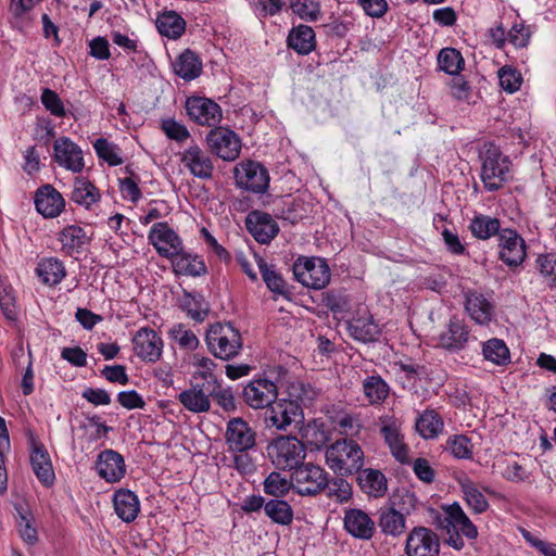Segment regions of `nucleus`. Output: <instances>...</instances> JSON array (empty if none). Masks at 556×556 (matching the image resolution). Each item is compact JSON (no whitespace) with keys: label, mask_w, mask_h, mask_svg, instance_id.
I'll use <instances>...</instances> for the list:
<instances>
[{"label":"nucleus","mask_w":556,"mask_h":556,"mask_svg":"<svg viewBox=\"0 0 556 556\" xmlns=\"http://www.w3.org/2000/svg\"><path fill=\"white\" fill-rule=\"evenodd\" d=\"M481 160V180L484 188L489 191L501 189L508 180L510 161L494 144H490Z\"/></svg>","instance_id":"5"},{"label":"nucleus","mask_w":556,"mask_h":556,"mask_svg":"<svg viewBox=\"0 0 556 556\" xmlns=\"http://www.w3.org/2000/svg\"><path fill=\"white\" fill-rule=\"evenodd\" d=\"M132 343L136 355L143 362L155 363L160 359L163 340L155 330L149 327L140 328L136 332Z\"/></svg>","instance_id":"18"},{"label":"nucleus","mask_w":556,"mask_h":556,"mask_svg":"<svg viewBox=\"0 0 556 556\" xmlns=\"http://www.w3.org/2000/svg\"><path fill=\"white\" fill-rule=\"evenodd\" d=\"M237 187L256 194L265 193L269 188V173L260 162L245 160L238 163L233 169Z\"/></svg>","instance_id":"8"},{"label":"nucleus","mask_w":556,"mask_h":556,"mask_svg":"<svg viewBox=\"0 0 556 556\" xmlns=\"http://www.w3.org/2000/svg\"><path fill=\"white\" fill-rule=\"evenodd\" d=\"M287 41L289 48L306 55L315 48V33L311 26L299 25L291 29Z\"/></svg>","instance_id":"38"},{"label":"nucleus","mask_w":556,"mask_h":556,"mask_svg":"<svg viewBox=\"0 0 556 556\" xmlns=\"http://www.w3.org/2000/svg\"><path fill=\"white\" fill-rule=\"evenodd\" d=\"M469 339L467 326L458 318H451L447 330L439 336V344L448 351H459Z\"/></svg>","instance_id":"29"},{"label":"nucleus","mask_w":556,"mask_h":556,"mask_svg":"<svg viewBox=\"0 0 556 556\" xmlns=\"http://www.w3.org/2000/svg\"><path fill=\"white\" fill-rule=\"evenodd\" d=\"M208 351L217 358L229 361L242 350L241 333L230 323H215L205 334Z\"/></svg>","instance_id":"3"},{"label":"nucleus","mask_w":556,"mask_h":556,"mask_svg":"<svg viewBox=\"0 0 556 556\" xmlns=\"http://www.w3.org/2000/svg\"><path fill=\"white\" fill-rule=\"evenodd\" d=\"M291 489L293 490L292 478L288 480L277 471L270 472L264 481V492L276 498L285 496Z\"/></svg>","instance_id":"51"},{"label":"nucleus","mask_w":556,"mask_h":556,"mask_svg":"<svg viewBox=\"0 0 556 556\" xmlns=\"http://www.w3.org/2000/svg\"><path fill=\"white\" fill-rule=\"evenodd\" d=\"M329 498L334 497L339 503H346L352 498V485L345 480V477L336 476L329 479L326 490Z\"/></svg>","instance_id":"52"},{"label":"nucleus","mask_w":556,"mask_h":556,"mask_svg":"<svg viewBox=\"0 0 556 556\" xmlns=\"http://www.w3.org/2000/svg\"><path fill=\"white\" fill-rule=\"evenodd\" d=\"M260 273L267 288L285 299L290 300L292 292L283 279L282 275L276 269L275 265H268L263 258L257 262Z\"/></svg>","instance_id":"37"},{"label":"nucleus","mask_w":556,"mask_h":556,"mask_svg":"<svg viewBox=\"0 0 556 556\" xmlns=\"http://www.w3.org/2000/svg\"><path fill=\"white\" fill-rule=\"evenodd\" d=\"M157 31L168 39H179L186 30V21L173 10H165L155 20Z\"/></svg>","instance_id":"32"},{"label":"nucleus","mask_w":556,"mask_h":556,"mask_svg":"<svg viewBox=\"0 0 556 556\" xmlns=\"http://www.w3.org/2000/svg\"><path fill=\"white\" fill-rule=\"evenodd\" d=\"M225 440L230 452L248 453L256 446V431L243 418L235 417L227 422Z\"/></svg>","instance_id":"10"},{"label":"nucleus","mask_w":556,"mask_h":556,"mask_svg":"<svg viewBox=\"0 0 556 556\" xmlns=\"http://www.w3.org/2000/svg\"><path fill=\"white\" fill-rule=\"evenodd\" d=\"M179 307L194 321H203L210 307L203 295L184 291Z\"/></svg>","instance_id":"41"},{"label":"nucleus","mask_w":556,"mask_h":556,"mask_svg":"<svg viewBox=\"0 0 556 556\" xmlns=\"http://www.w3.org/2000/svg\"><path fill=\"white\" fill-rule=\"evenodd\" d=\"M292 11L305 21H316L320 14V4L316 0H294Z\"/></svg>","instance_id":"54"},{"label":"nucleus","mask_w":556,"mask_h":556,"mask_svg":"<svg viewBox=\"0 0 556 556\" xmlns=\"http://www.w3.org/2000/svg\"><path fill=\"white\" fill-rule=\"evenodd\" d=\"M344 529L349 534L359 540H370L376 532V523L370 516L358 508L345 510Z\"/></svg>","instance_id":"22"},{"label":"nucleus","mask_w":556,"mask_h":556,"mask_svg":"<svg viewBox=\"0 0 556 556\" xmlns=\"http://www.w3.org/2000/svg\"><path fill=\"white\" fill-rule=\"evenodd\" d=\"M89 54L97 60H109L111 58L109 41L105 37L98 36L89 42Z\"/></svg>","instance_id":"64"},{"label":"nucleus","mask_w":556,"mask_h":556,"mask_svg":"<svg viewBox=\"0 0 556 556\" xmlns=\"http://www.w3.org/2000/svg\"><path fill=\"white\" fill-rule=\"evenodd\" d=\"M299 434L311 450H320L327 446V443L330 441V431L319 419H313L307 424H301Z\"/></svg>","instance_id":"30"},{"label":"nucleus","mask_w":556,"mask_h":556,"mask_svg":"<svg viewBox=\"0 0 556 556\" xmlns=\"http://www.w3.org/2000/svg\"><path fill=\"white\" fill-rule=\"evenodd\" d=\"M215 375H203L202 382H192L191 387L177 396L180 404L194 414L206 413L211 409V395L214 392Z\"/></svg>","instance_id":"9"},{"label":"nucleus","mask_w":556,"mask_h":556,"mask_svg":"<svg viewBox=\"0 0 556 556\" xmlns=\"http://www.w3.org/2000/svg\"><path fill=\"white\" fill-rule=\"evenodd\" d=\"M441 528L453 527L456 532L460 531L466 538L473 540L478 535L476 526L470 521L468 516L464 513L458 503H453L445 508V516L443 519L438 518Z\"/></svg>","instance_id":"26"},{"label":"nucleus","mask_w":556,"mask_h":556,"mask_svg":"<svg viewBox=\"0 0 556 556\" xmlns=\"http://www.w3.org/2000/svg\"><path fill=\"white\" fill-rule=\"evenodd\" d=\"M206 142L213 153L224 161H235L241 151V139L231 129L215 127L206 136Z\"/></svg>","instance_id":"12"},{"label":"nucleus","mask_w":556,"mask_h":556,"mask_svg":"<svg viewBox=\"0 0 556 556\" xmlns=\"http://www.w3.org/2000/svg\"><path fill=\"white\" fill-rule=\"evenodd\" d=\"M304 386L301 382L290 386V399L276 400L265 412V422L268 427L286 431L292 424L301 425L304 421V413L300 402H303L302 392Z\"/></svg>","instance_id":"1"},{"label":"nucleus","mask_w":556,"mask_h":556,"mask_svg":"<svg viewBox=\"0 0 556 556\" xmlns=\"http://www.w3.org/2000/svg\"><path fill=\"white\" fill-rule=\"evenodd\" d=\"M482 353L485 359L498 366H504L510 362L509 350L501 339L493 338L484 342Z\"/></svg>","instance_id":"47"},{"label":"nucleus","mask_w":556,"mask_h":556,"mask_svg":"<svg viewBox=\"0 0 556 556\" xmlns=\"http://www.w3.org/2000/svg\"><path fill=\"white\" fill-rule=\"evenodd\" d=\"M93 148L98 157L106 162L110 166L123 164L121 148L117 144L110 142L105 138H99L94 141Z\"/></svg>","instance_id":"50"},{"label":"nucleus","mask_w":556,"mask_h":556,"mask_svg":"<svg viewBox=\"0 0 556 556\" xmlns=\"http://www.w3.org/2000/svg\"><path fill=\"white\" fill-rule=\"evenodd\" d=\"M293 490L301 496H315L329 484L328 472L313 463H302L292 471Z\"/></svg>","instance_id":"6"},{"label":"nucleus","mask_w":556,"mask_h":556,"mask_svg":"<svg viewBox=\"0 0 556 556\" xmlns=\"http://www.w3.org/2000/svg\"><path fill=\"white\" fill-rule=\"evenodd\" d=\"M245 227L261 244H268L279 232V226L271 215L258 210L247 215Z\"/></svg>","instance_id":"19"},{"label":"nucleus","mask_w":556,"mask_h":556,"mask_svg":"<svg viewBox=\"0 0 556 556\" xmlns=\"http://www.w3.org/2000/svg\"><path fill=\"white\" fill-rule=\"evenodd\" d=\"M162 129L169 139L178 142H182L190 137L187 127L172 118L162 122Z\"/></svg>","instance_id":"58"},{"label":"nucleus","mask_w":556,"mask_h":556,"mask_svg":"<svg viewBox=\"0 0 556 556\" xmlns=\"http://www.w3.org/2000/svg\"><path fill=\"white\" fill-rule=\"evenodd\" d=\"M540 273L553 286H556V254L540 255L536 258Z\"/></svg>","instance_id":"61"},{"label":"nucleus","mask_w":556,"mask_h":556,"mask_svg":"<svg viewBox=\"0 0 556 556\" xmlns=\"http://www.w3.org/2000/svg\"><path fill=\"white\" fill-rule=\"evenodd\" d=\"M117 401L127 409L143 408L146 405L144 400L136 390L121 391L117 394Z\"/></svg>","instance_id":"63"},{"label":"nucleus","mask_w":556,"mask_h":556,"mask_svg":"<svg viewBox=\"0 0 556 556\" xmlns=\"http://www.w3.org/2000/svg\"><path fill=\"white\" fill-rule=\"evenodd\" d=\"M292 269L295 279L307 288L320 290L330 282V268L324 258L300 256Z\"/></svg>","instance_id":"7"},{"label":"nucleus","mask_w":556,"mask_h":556,"mask_svg":"<svg viewBox=\"0 0 556 556\" xmlns=\"http://www.w3.org/2000/svg\"><path fill=\"white\" fill-rule=\"evenodd\" d=\"M441 71L450 75H458L464 68L465 61L462 53L455 48H443L438 55Z\"/></svg>","instance_id":"48"},{"label":"nucleus","mask_w":556,"mask_h":556,"mask_svg":"<svg viewBox=\"0 0 556 556\" xmlns=\"http://www.w3.org/2000/svg\"><path fill=\"white\" fill-rule=\"evenodd\" d=\"M325 458L327 466L336 476L349 477L363 468L365 456L357 442L341 439L326 447Z\"/></svg>","instance_id":"2"},{"label":"nucleus","mask_w":556,"mask_h":556,"mask_svg":"<svg viewBox=\"0 0 556 556\" xmlns=\"http://www.w3.org/2000/svg\"><path fill=\"white\" fill-rule=\"evenodd\" d=\"M173 66L175 74L187 81L195 79L202 72V61L190 49L182 51Z\"/></svg>","instance_id":"36"},{"label":"nucleus","mask_w":556,"mask_h":556,"mask_svg":"<svg viewBox=\"0 0 556 556\" xmlns=\"http://www.w3.org/2000/svg\"><path fill=\"white\" fill-rule=\"evenodd\" d=\"M278 396V388L273 380L260 377L251 380L242 390L244 403L254 409L269 408Z\"/></svg>","instance_id":"13"},{"label":"nucleus","mask_w":556,"mask_h":556,"mask_svg":"<svg viewBox=\"0 0 556 556\" xmlns=\"http://www.w3.org/2000/svg\"><path fill=\"white\" fill-rule=\"evenodd\" d=\"M412 465L414 473L420 481L425 483H432L434 481L435 470L431 467L429 460L419 457Z\"/></svg>","instance_id":"62"},{"label":"nucleus","mask_w":556,"mask_h":556,"mask_svg":"<svg viewBox=\"0 0 556 556\" xmlns=\"http://www.w3.org/2000/svg\"><path fill=\"white\" fill-rule=\"evenodd\" d=\"M406 556H439L440 539L430 528L417 526L407 534L405 542Z\"/></svg>","instance_id":"11"},{"label":"nucleus","mask_w":556,"mask_h":556,"mask_svg":"<svg viewBox=\"0 0 556 556\" xmlns=\"http://www.w3.org/2000/svg\"><path fill=\"white\" fill-rule=\"evenodd\" d=\"M186 111L194 123L213 127L222 121V109L213 100L204 97H189L186 100Z\"/></svg>","instance_id":"16"},{"label":"nucleus","mask_w":556,"mask_h":556,"mask_svg":"<svg viewBox=\"0 0 556 556\" xmlns=\"http://www.w3.org/2000/svg\"><path fill=\"white\" fill-rule=\"evenodd\" d=\"M378 526L386 535L397 538L406 530L405 515L394 507H381L378 511Z\"/></svg>","instance_id":"33"},{"label":"nucleus","mask_w":556,"mask_h":556,"mask_svg":"<svg viewBox=\"0 0 556 556\" xmlns=\"http://www.w3.org/2000/svg\"><path fill=\"white\" fill-rule=\"evenodd\" d=\"M55 162L73 173H80L85 166L81 149L70 138L61 137L54 141Z\"/></svg>","instance_id":"20"},{"label":"nucleus","mask_w":556,"mask_h":556,"mask_svg":"<svg viewBox=\"0 0 556 556\" xmlns=\"http://www.w3.org/2000/svg\"><path fill=\"white\" fill-rule=\"evenodd\" d=\"M363 390L370 404H380L389 395V386L380 376H368L363 380Z\"/></svg>","instance_id":"45"},{"label":"nucleus","mask_w":556,"mask_h":556,"mask_svg":"<svg viewBox=\"0 0 556 556\" xmlns=\"http://www.w3.org/2000/svg\"><path fill=\"white\" fill-rule=\"evenodd\" d=\"M380 431L394 458L401 464H409L408 447L404 443L399 427L392 422L383 425Z\"/></svg>","instance_id":"35"},{"label":"nucleus","mask_w":556,"mask_h":556,"mask_svg":"<svg viewBox=\"0 0 556 556\" xmlns=\"http://www.w3.org/2000/svg\"><path fill=\"white\" fill-rule=\"evenodd\" d=\"M498 258L510 268L520 266L527 256L523 238L511 228H503L498 237Z\"/></svg>","instance_id":"14"},{"label":"nucleus","mask_w":556,"mask_h":556,"mask_svg":"<svg viewBox=\"0 0 556 556\" xmlns=\"http://www.w3.org/2000/svg\"><path fill=\"white\" fill-rule=\"evenodd\" d=\"M170 260L177 275L199 277L207 271L206 265L200 256L188 253L184 249Z\"/></svg>","instance_id":"34"},{"label":"nucleus","mask_w":556,"mask_h":556,"mask_svg":"<svg viewBox=\"0 0 556 556\" xmlns=\"http://www.w3.org/2000/svg\"><path fill=\"white\" fill-rule=\"evenodd\" d=\"M443 428V420L434 409H426L416 420V429L425 439L437 438Z\"/></svg>","instance_id":"42"},{"label":"nucleus","mask_w":556,"mask_h":556,"mask_svg":"<svg viewBox=\"0 0 556 556\" xmlns=\"http://www.w3.org/2000/svg\"><path fill=\"white\" fill-rule=\"evenodd\" d=\"M264 511L275 523L289 526L293 521V509L291 505L280 498H273L265 503Z\"/></svg>","instance_id":"44"},{"label":"nucleus","mask_w":556,"mask_h":556,"mask_svg":"<svg viewBox=\"0 0 556 556\" xmlns=\"http://www.w3.org/2000/svg\"><path fill=\"white\" fill-rule=\"evenodd\" d=\"M35 206L43 217L53 218L61 214L65 201L62 194L51 185H45L36 191Z\"/></svg>","instance_id":"24"},{"label":"nucleus","mask_w":556,"mask_h":556,"mask_svg":"<svg viewBox=\"0 0 556 556\" xmlns=\"http://www.w3.org/2000/svg\"><path fill=\"white\" fill-rule=\"evenodd\" d=\"M348 330L354 340L363 343L376 342L381 334L380 326L367 311H358L357 314L348 321Z\"/></svg>","instance_id":"21"},{"label":"nucleus","mask_w":556,"mask_h":556,"mask_svg":"<svg viewBox=\"0 0 556 556\" xmlns=\"http://www.w3.org/2000/svg\"><path fill=\"white\" fill-rule=\"evenodd\" d=\"M100 197L99 190L89 180L86 178L75 179L71 197L75 203L89 208L93 203L100 200Z\"/></svg>","instance_id":"43"},{"label":"nucleus","mask_w":556,"mask_h":556,"mask_svg":"<svg viewBox=\"0 0 556 556\" xmlns=\"http://www.w3.org/2000/svg\"><path fill=\"white\" fill-rule=\"evenodd\" d=\"M469 230L479 240H488L493 236H501V222L496 217L478 214L470 220Z\"/></svg>","instance_id":"40"},{"label":"nucleus","mask_w":556,"mask_h":556,"mask_svg":"<svg viewBox=\"0 0 556 556\" xmlns=\"http://www.w3.org/2000/svg\"><path fill=\"white\" fill-rule=\"evenodd\" d=\"M498 79L501 87L509 93L517 91L522 81L520 73L507 66L498 71Z\"/></svg>","instance_id":"55"},{"label":"nucleus","mask_w":556,"mask_h":556,"mask_svg":"<svg viewBox=\"0 0 556 556\" xmlns=\"http://www.w3.org/2000/svg\"><path fill=\"white\" fill-rule=\"evenodd\" d=\"M97 470L108 482L119 481L126 472L124 457L114 450H104L98 455Z\"/></svg>","instance_id":"25"},{"label":"nucleus","mask_w":556,"mask_h":556,"mask_svg":"<svg viewBox=\"0 0 556 556\" xmlns=\"http://www.w3.org/2000/svg\"><path fill=\"white\" fill-rule=\"evenodd\" d=\"M38 277L45 285L56 286L66 276V269L62 261L55 257L42 258L36 268Z\"/></svg>","instance_id":"39"},{"label":"nucleus","mask_w":556,"mask_h":556,"mask_svg":"<svg viewBox=\"0 0 556 556\" xmlns=\"http://www.w3.org/2000/svg\"><path fill=\"white\" fill-rule=\"evenodd\" d=\"M460 486L464 493V498L473 513L482 514L489 508L486 498L471 480L465 479L460 482Z\"/></svg>","instance_id":"49"},{"label":"nucleus","mask_w":556,"mask_h":556,"mask_svg":"<svg viewBox=\"0 0 556 556\" xmlns=\"http://www.w3.org/2000/svg\"><path fill=\"white\" fill-rule=\"evenodd\" d=\"M149 240L156 249L157 253L166 258H172L182 249L180 237L167 225V223H156L149 232Z\"/></svg>","instance_id":"17"},{"label":"nucleus","mask_w":556,"mask_h":556,"mask_svg":"<svg viewBox=\"0 0 556 556\" xmlns=\"http://www.w3.org/2000/svg\"><path fill=\"white\" fill-rule=\"evenodd\" d=\"M211 397L217 402V404L225 412H232L236 409L235 399L230 389H220V386L215 377L214 392Z\"/></svg>","instance_id":"60"},{"label":"nucleus","mask_w":556,"mask_h":556,"mask_svg":"<svg viewBox=\"0 0 556 556\" xmlns=\"http://www.w3.org/2000/svg\"><path fill=\"white\" fill-rule=\"evenodd\" d=\"M521 535L531 547L535 548L542 555L556 556V544L543 541L526 529H521Z\"/></svg>","instance_id":"59"},{"label":"nucleus","mask_w":556,"mask_h":556,"mask_svg":"<svg viewBox=\"0 0 556 556\" xmlns=\"http://www.w3.org/2000/svg\"><path fill=\"white\" fill-rule=\"evenodd\" d=\"M267 456L279 470H294L306 456L303 441L293 435H279L267 445Z\"/></svg>","instance_id":"4"},{"label":"nucleus","mask_w":556,"mask_h":556,"mask_svg":"<svg viewBox=\"0 0 556 556\" xmlns=\"http://www.w3.org/2000/svg\"><path fill=\"white\" fill-rule=\"evenodd\" d=\"M172 338L178 345L186 350H194L199 340L193 331L186 329L182 325H177L170 330Z\"/></svg>","instance_id":"57"},{"label":"nucleus","mask_w":556,"mask_h":556,"mask_svg":"<svg viewBox=\"0 0 556 556\" xmlns=\"http://www.w3.org/2000/svg\"><path fill=\"white\" fill-rule=\"evenodd\" d=\"M40 99L46 110H48L52 115L56 117L65 116L64 104L55 91L45 88Z\"/></svg>","instance_id":"56"},{"label":"nucleus","mask_w":556,"mask_h":556,"mask_svg":"<svg viewBox=\"0 0 556 556\" xmlns=\"http://www.w3.org/2000/svg\"><path fill=\"white\" fill-rule=\"evenodd\" d=\"M446 450L456 458L469 459L472 457V444L469 438L464 434L448 438L446 441Z\"/></svg>","instance_id":"53"},{"label":"nucleus","mask_w":556,"mask_h":556,"mask_svg":"<svg viewBox=\"0 0 556 556\" xmlns=\"http://www.w3.org/2000/svg\"><path fill=\"white\" fill-rule=\"evenodd\" d=\"M88 240L89 238L84 228L76 225L67 226L60 232V241L63 244V249L70 254L78 252Z\"/></svg>","instance_id":"46"},{"label":"nucleus","mask_w":556,"mask_h":556,"mask_svg":"<svg viewBox=\"0 0 556 556\" xmlns=\"http://www.w3.org/2000/svg\"><path fill=\"white\" fill-rule=\"evenodd\" d=\"M181 162L190 173L201 179L213 176L214 165L211 156L198 146H191L182 153Z\"/></svg>","instance_id":"23"},{"label":"nucleus","mask_w":556,"mask_h":556,"mask_svg":"<svg viewBox=\"0 0 556 556\" xmlns=\"http://www.w3.org/2000/svg\"><path fill=\"white\" fill-rule=\"evenodd\" d=\"M114 509L116 515L125 522H132L139 511L138 496L130 490L121 489L114 494Z\"/></svg>","instance_id":"31"},{"label":"nucleus","mask_w":556,"mask_h":556,"mask_svg":"<svg viewBox=\"0 0 556 556\" xmlns=\"http://www.w3.org/2000/svg\"><path fill=\"white\" fill-rule=\"evenodd\" d=\"M465 308L469 316L479 325H488L494 315V304L482 293L467 292Z\"/></svg>","instance_id":"27"},{"label":"nucleus","mask_w":556,"mask_h":556,"mask_svg":"<svg viewBox=\"0 0 556 556\" xmlns=\"http://www.w3.org/2000/svg\"><path fill=\"white\" fill-rule=\"evenodd\" d=\"M28 444L34 473L45 486H51L54 483L55 475L46 446L33 432L28 434Z\"/></svg>","instance_id":"15"},{"label":"nucleus","mask_w":556,"mask_h":556,"mask_svg":"<svg viewBox=\"0 0 556 556\" xmlns=\"http://www.w3.org/2000/svg\"><path fill=\"white\" fill-rule=\"evenodd\" d=\"M356 473L358 486L366 495L379 498L387 493L388 481L380 470L366 468Z\"/></svg>","instance_id":"28"}]
</instances>
